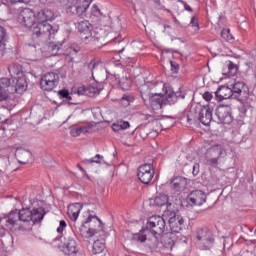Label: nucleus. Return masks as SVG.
Returning a JSON list of instances; mask_svg holds the SVG:
<instances>
[{
  "label": "nucleus",
  "instance_id": "nucleus-42",
  "mask_svg": "<svg viewBox=\"0 0 256 256\" xmlns=\"http://www.w3.org/2000/svg\"><path fill=\"white\" fill-rule=\"evenodd\" d=\"M99 67V62L92 60L89 64H88V69H90V71L92 72V75H95V73H97V69Z\"/></svg>",
  "mask_w": 256,
  "mask_h": 256
},
{
  "label": "nucleus",
  "instance_id": "nucleus-7",
  "mask_svg": "<svg viewBox=\"0 0 256 256\" xmlns=\"http://www.w3.org/2000/svg\"><path fill=\"white\" fill-rule=\"evenodd\" d=\"M196 239L199 241V248L203 251H209L215 247V235L208 227L198 228L196 230Z\"/></svg>",
  "mask_w": 256,
  "mask_h": 256
},
{
  "label": "nucleus",
  "instance_id": "nucleus-39",
  "mask_svg": "<svg viewBox=\"0 0 256 256\" xmlns=\"http://www.w3.org/2000/svg\"><path fill=\"white\" fill-rule=\"evenodd\" d=\"M58 97L60 99H66L67 101H71L73 98L71 97V93H69V90L63 88L58 91Z\"/></svg>",
  "mask_w": 256,
  "mask_h": 256
},
{
  "label": "nucleus",
  "instance_id": "nucleus-57",
  "mask_svg": "<svg viewBox=\"0 0 256 256\" xmlns=\"http://www.w3.org/2000/svg\"><path fill=\"white\" fill-rule=\"evenodd\" d=\"M78 130H80V135L82 133H89V127H86V126L78 127Z\"/></svg>",
  "mask_w": 256,
  "mask_h": 256
},
{
  "label": "nucleus",
  "instance_id": "nucleus-52",
  "mask_svg": "<svg viewBox=\"0 0 256 256\" xmlns=\"http://www.w3.org/2000/svg\"><path fill=\"white\" fill-rule=\"evenodd\" d=\"M203 99H204L205 101H211V100L213 99V94L210 93V92H205V93L203 94Z\"/></svg>",
  "mask_w": 256,
  "mask_h": 256
},
{
  "label": "nucleus",
  "instance_id": "nucleus-31",
  "mask_svg": "<svg viewBox=\"0 0 256 256\" xmlns=\"http://www.w3.org/2000/svg\"><path fill=\"white\" fill-rule=\"evenodd\" d=\"M64 43L65 39H63L62 41L49 42L48 51H50L52 55H59V51L63 49Z\"/></svg>",
  "mask_w": 256,
  "mask_h": 256
},
{
  "label": "nucleus",
  "instance_id": "nucleus-3",
  "mask_svg": "<svg viewBox=\"0 0 256 256\" xmlns=\"http://www.w3.org/2000/svg\"><path fill=\"white\" fill-rule=\"evenodd\" d=\"M167 223L165 222V217L161 216H151L148 218L146 227L144 228V233H151L154 237V242L149 245L150 249L157 247V237H161L165 233Z\"/></svg>",
  "mask_w": 256,
  "mask_h": 256
},
{
  "label": "nucleus",
  "instance_id": "nucleus-32",
  "mask_svg": "<svg viewBox=\"0 0 256 256\" xmlns=\"http://www.w3.org/2000/svg\"><path fill=\"white\" fill-rule=\"evenodd\" d=\"M105 239L95 240L92 246L93 255H99L105 251Z\"/></svg>",
  "mask_w": 256,
  "mask_h": 256
},
{
  "label": "nucleus",
  "instance_id": "nucleus-12",
  "mask_svg": "<svg viewBox=\"0 0 256 256\" xmlns=\"http://www.w3.org/2000/svg\"><path fill=\"white\" fill-rule=\"evenodd\" d=\"M137 177L143 185H149L155 177V169H153V163H145L139 166Z\"/></svg>",
  "mask_w": 256,
  "mask_h": 256
},
{
  "label": "nucleus",
  "instance_id": "nucleus-41",
  "mask_svg": "<svg viewBox=\"0 0 256 256\" xmlns=\"http://www.w3.org/2000/svg\"><path fill=\"white\" fill-rule=\"evenodd\" d=\"M12 93L11 90L0 86V101H7V99H9V94Z\"/></svg>",
  "mask_w": 256,
  "mask_h": 256
},
{
  "label": "nucleus",
  "instance_id": "nucleus-8",
  "mask_svg": "<svg viewBox=\"0 0 256 256\" xmlns=\"http://www.w3.org/2000/svg\"><path fill=\"white\" fill-rule=\"evenodd\" d=\"M33 35L35 37L44 39V37H49V39H55V33L59 31V25H51L49 22H38L35 23L34 27L31 28Z\"/></svg>",
  "mask_w": 256,
  "mask_h": 256
},
{
  "label": "nucleus",
  "instance_id": "nucleus-25",
  "mask_svg": "<svg viewBox=\"0 0 256 256\" xmlns=\"http://www.w3.org/2000/svg\"><path fill=\"white\" fill-rule=\"evenodd\" d=\"M83 209V204L74 203L68 207V215L72 221H77L81 210Z\"/></svg>",
  "mask_w": 256,
  "mask_h": 256
},
{
  "label": "nucleus",
  "instance_id": "nucleus-50",
  "mask_svg": "<svg viewBox=\"0 0 256 256\" xmlns=\"http://www.w3.org/2000/svg\"><path fill=\"white\" fill-rule=\"evenodd\" d=\"M70 134L72 135V137H79V135H81V132L78 127H75L70 130Z\"/></svg>",
  "mask_w": 256,
  "mask_h": 256
},
{
  "label": "nucleus",
  "instance_id": "nucleus-49",
  "mask_svg": "<svg viewBox=\"0 0 256 256\" xmlns=\"http://www.w3.org/2000/svg\"><path fill=\"white\" fill-rule=\"evenodd\" d=\"M135 239H137V241L140 243H145L147 241V235L136 234Z\"/></svg>",
  "mask_w": 256,
  "mask_h": 256
},
{
  "label": "nucleus",
  "instance_id": "nucleus-34",
  "mask_svg": "<svg viewBox=\"0 0 256 256\" xmlns=\"http://www.w3.org/2000/svg\"><path fill=\"white\" fill-rule=\"evenodd\" d=\"M103 13L101 12V9H99V6L93 5L90 12L86 14V19H99Z\"/></svg>",
  "mask_w": 256,
  "mask_h": 256
},
{
  "label": "nucleus",
  "instance_id": "nucleus-23",
  "mask_svg": "<svg viewBox=\"0 0 256 256\" xmlns=\"http://www.w3.org/2000/svg\"><path fill=\"white\" fill-rule=\"evenodd\" d=\"M76 29L80 32V39L87 37L93 30V25L89 21L84 20L76 23Z\"/></svg>",
  "mask_w": 256,
  "mask_h": 256
},
{
  "label": "nucleus",
  "instance_id": "nucleus-17",
  "mask_svg": "<svg viewBox=\"0 0 256 256\" xmlns=\"http://www.w3.org/2000/svg\"><path fill=\"white\" fill-rule=\"evenodd\" d=\"M179 99H185L184 92H173V90L168 89L165 91L164 105H175Z\"/></svg>",
  "mask_w": 256,
  "mask_h": 256
},
{
  "label": "nucleus",
  "instance_id": "nucleus-47",
  "mask_svg": "<svg viewBox=\"0 0 256 256\" xmlns=\"http://www.w3.org/2000/svg\"><path fill=\"white\" fill-rule=\"evenodd\" d=\"M6 37H7V30H5L3 26H0V43L5 41Z\"/></svg>",
  "mask_w": 256,
  "mask_h": 256
},
{
  "label": "nucleus",
  "instance_id": "nucleus-53",
  "mask_svg": "<svg viewBox=\"0 0 256 256\" xmlns=\"http://www.w3.org/2000/svg\"><path fill=\"white\" fill-rule=\"evenodd\" d=\"M9 3H11V5H17V3H24L25 5H27L29 1L28 0H9Z\"/></svg>",
  "mask_w": 256,
  "mask_h": 256
},
{
  "label": "nucleus",
  "instance_id": "nucleus-1",
  "mask_svg": "<svg viewBox=\"0 0 256 256\" xmlns=\"http://www.w3.org/2000/svg\"><path fill=\"white\" fill-rule=\"evenodd\" d=\"M223 91H228L229 95L240 101L239 111L242 115H247L248 111H253V103H255L254 96L249 93V86L244 82H236L232 89L229 87H219L217 95H221Z\"/></svg>",
  "mask_w": 256,
  "mask_h": 256
},
{
  "label": "nucleus",
  "instance_id": "nucleus-43",
  "mask_svg": "<svg viewBox=\"0 0 256 256\" xmlns=\"http://www.w3.org/2000/svg\"><path fill=\"white\" fill-rule=\"evenodd\" d=\"M221 37L225 39V41L233 40V35H231V31L229 29L222 30Z\"/></svg>",
  "mask_w": 256,
  "mask_h": 256
},
{
  "label": "nucleus",
  "instance_id": "nucleus-21",
  "mask_svg": "<svg viewBox=\"0 0 256 256\" xmlns=\"http://www.w3.org/2000/svg\"><path fill=\"white\" fill-rule=\"evenodd\" d=\"M101 33H103L102 29H92L90 35L82 36V41L86 43L88 41V43H94V45H97V43L103 39V35H101Z\"/></svg>",
  "mask_w": 256,
  "mask_h": 256
},
{
  "label": "nucleus",
  "instance_id": "nucleus-13",
  "mask_svg": "<svg viewBox=\"0 0 256 256\" xmlns=\"http://www.w3.org/2000/svg\"><path fill=\"white\" fill-rule=\"evenodd\" d=\"M62 251L65 255H75L78 253L79 249L77 248V236H75V233L71 232L64 235Z\"/></svg>",
  "mask_w": 256,
  "mask_h": 256
},
{
  "label": "nucleus",
  "instance_id": "nucleus-48",
  "mask_svg": "<svg viewBox=\"0 0 256 256\" xmlns=\"http://www.w3.org/2000/svg\"><path fill=\"white\" fill-rule=\"evenodd\" d=\"M65 227H67V222H65V220H61L59 227L57 228V233H63Z\"/></svg>",
  "mask_w": 256,
  "mask_h": 256
},
{
  "label": "nucleus",
  "instance_id": "nucleus-9",
  "mask_svg": "<svg viewBox=\"0 0 256 256\" xmlns=\"http://www.w3.org/2000/svg\"><path fill=\"white\" fill-rule=\"evenodd\" d=\"M91 1L93 0H76L73 5H69L66 7L67 15H76L77 17H81L82 19L87 17Z\"/></svg>",
  "mask_w": 256,
  "mask_h": 256
},
{
  "label": "nucleus",
  "instance_id": "nucleus-33",
  "mask_svg": "<svg viewBox=\"0 0 256 256\" xmlns=\"http://www.w3.org/2000/svg\"><path fill=\"white\" fill-rule=\"evenodd\" d=\"M237 71H239V66L233 63V61H228L227 72H223V75H227V77H235Z\"/></svg>",
  "mask_w": 256,
  "mask_h": 256
},
{
  "label": "nucleus",
  "instance_id": "nucleus-26",
  "mask_svg": "<svg viewBox=\"0 0 256 256\" xmlns=\"http://www.w3.org/2000/svg\"><path fill=\"white\" fill-rule=\"evenodd\" d=\"M166 210L170 206L171 209V203H169V196L163 193L158 194L154 198V207H165Z\"/></svg>",
  "mask_w": 256,
  "mask_h": 256
},
{
  "label": "nucleus",
  "instance_id": "nucleus-15",
  "mask_svg": "<svg viewBox=\"0 0 256 256\" xmlns=\"http://www.w3.org/2000/svg\"><path fill=\"white\" fill-rule=\"evenodd\" d=\"M221 155H223V148H221L220 145L210 147L205 154L207 165H211L212 167L218 165L219 157H221Z\"/></svg>",
  "mask_w": 256,
  "mask_h": 256
},
{
  "label": "nucleus",
  "instance_id": "nucleus-44",
  "mask_svg": "<svg viewBox=\"0 0 256 256\" xmlns=\"http://www.w3.org/2000/svg\"><path fill=\"white\" fill-rule=\"evenodd\" d=\"M216 97H219L220 101H222V99H231V97H233L231 94H229V91H223L220 92V94H217V91L215 92Z\"/></svg>",
  "mask_w": 256,
  "mask_h": 256
},
{
  "label": "nucleus",
  "instance_id": "nucleus-30",
  "mask_svg": "<svg viewBox=\"0 0 256 256\" xmlns=\"http://www.w3.org/2000/svg\"><path fill=\"white\" fill-rule=\"evenodd\" d=\"M45 217V208L39 207L32 210V222L41 223Z\"/></svg>",
  "mask_w": 256,
  "mask_h": 256
},
{
  "label": "nucleus",
  "instance_id": "nucleus-54",
  "mask_svg": "<svg viewBox=\"0 0 256 256\" xmlns=\"http://www.w3.org/2000/svg\"><path fill=\"white\" fill-rule=\"evenodd\" d=\"M181 4L184 5L185 11H189L190 13H193V8L187 4L185 1H181Z\"/></svg>",
  "mask_w": 256,
  "mask_h": 256
},
{
  "label": "nucleus",
  "instance_id": "nucleus-51",
  "mask_svg": "<svg viewBox=\"0 0 256 256\" xmlns=\"http://www.w3.org/2000/svg\"><path fill=\"white\" fill-rule=\"evenodd\" d=\"M199 163H195L193 165V170H192V174L194 177H197V175H199Z\"/></svg>",
  "mask_w": 256,
  "mask_h": 256
},
{
  "label": "nucleus",
  "instance_id": "nucleus-27",
  "mask_svg": "<svg viewBox=\"0 0 256 256\" xmlns=\"http://www.w3.org/2000/svg\"><path fill=\"white\" fill-rule=\"evenodd\" d=\"M18 221H22L23 223H29L32 221L33 212L29 208H22L21 210H17Z\"/></svg>",
  "mask_w": 256,
  "mask_h": 256
},
{
  "label": "nucleus",
  "instance_id": "nucleus-16",
  "mask_svg": "<svg viewBox=\"0 0 256 256\" xmlns=\"http://www.w3.org/2000/svg\"><path fill=\"white\" fill-rule=\"evenodd\" d=\"M17 221H19L17 210H12L10 213L4 214V216L0 218L1 225H4L8 229H13L17 224Z\"/></svg>",
  "mask_w": 256,
  "mask_h": 256
},
{
  "label": "nucleus",
  "instance_id": "nucleus-37",
  "mask_svg": "<svg viewBox=\"0 0 256 256\" xmlns=\"http://www.w3.org/2000/svg\"><path fill=\"white\" fill-rule=\"evenodd\" d=\"M13 85H15V80L11 78L4 77L0 79V87L3 89H9V91H11L13 89Z\"/></svg>",
  "mask_w": 256,
  "mask_h": 256
},
{
  "label": "nucleus",
  "instance_id": "nucleus-40",
  "mask_svg": "<svg viewBox=\"0 0 256 256\" xmlns=\"http://www.w3.org/2000/svg\"><path fill=\"white\" fill-rule=\"evenodd\" d=\"M182 181H183V178H182V177H177V178H175V179L171 182V184H172V186H173V189H174L175 191H181V189H182V187H183Z\"/></svg>",
  "mask_w": 256,
  "mask_h": 256
},
{
  "label": "nucleus",
  "instance_id": "nucleus-60",
  "mask_svg": "<svg viewBox=\"0 0 256 256\" xmlns=\"http://www.w3.org/2000/svg\"><path fill=\"white\" fill-rule=\"evenodd\" d=\"M72 51H74V53H79V51H81V48L79 47L72 48Z\"/></svg>",
  "mask_w": 256,
  "mask_h": 256
},
{
  "label": "nucleus",
  "instance_id": "nucleus-11",
  "mask_svg": "<svg viewBox=\"0 0 256 256\" xmlns=\"http://www.w3.org/2000/svg\"><path fill=\"white\" fill-rule=\"evenodd\" d=\"M59 85V73L47 72L40 79V87L43 91H53Z\"/></svg>",
  "mask_w": 256,
  "mask_h": 256
},
{
  "label": "nucleus",
  "instance_id": "nucleus-10",
  "mask_svg": "<svg viewBox=\"0 0 256 256\" xmlns=\"http://www.w3.org/2000/svg\"><path fill=\"white\" fill-rule=\"evenodd\" d=\"M18 23L24 25L28 29H31L35 25L36 16L35 12L28 7H20L17 9Z\"/></svg>",
  "mask_w": 256,
  "mask_h": 256
},
{
  "label": "nucleus",
  "instance_id": "nucleus-22",
  "mask_svg": "<svg viewBox=\"0 0 256 256\" xmlns=\"http://www.w3.org/2000/svg\"><path fill=\"white\" fill-rule=\"evenodd\" d=\"M162 243L166 249H173L177 243V233L171 231L162 236Z\"/></svg>",
  "mask_w": 256,
  "mask_h": 256
},
{
  "label": "nucleus",
  "instance_id": "nucleus-6",
  "mask_svg": "<svg viewBox=\"0 0 256 256\" xmlns=\"http://www.w3.org/2000/svg\"><path fill=\"white\" fill-rule=\"evenodd\" d=\"M163 217L167 219L172 233H181L185 227V220L179 211L171 209V205L164 211Z\"/></svg>",
  "mask_w": 256,
  "mask_h": 256
},
{
  "label": "nucleus",
  "instance_id": "nucleus-64",
  "mask_svg": "<svg viewBox=\"0 0 256 256\" xmlns=\"http://www.w3.org/2000/svg\"><path fill=\"white\" fill-rule=\"evenodd\" d=\"M166 29H171V25L165 24V25H164V31H165Z\"/></svg>",
  "mask_w": 256,
  "mask_h": 256
},
{
  "label": "nucleus",
  "instance_id": "nucleus-18",
  "mask_svg": "<svg viewBox=\"0 0 256 256\" xmlns=\"http://www.w3.org/2000/svg\"><path fill=\"white\" fill-rule=\"evenodd\" d=\"M207 201V195L201 190H194L188 195V203L201 206Z\"/></svg>",
  "mask_w": 256,
  "mask_h": 256
},
{
  "label": "nucleus",
  "instance_id": "nucleus-59",
  "mask_svg": "<svg viewBox=\"0 0 256 256\" xmlns=\"http://www.w3.org/2000/svg\"><path fill=\"white\" fill-rule=\"evenodd\" d=\"M46 3H48L49 5H53L55 3H59V0H46Z\"/></svg>",
  "mask_w": 256,
  "mask_h": 256
},
{
  "label": "nucleus",
  "instance_id": "nucleus-61",
  "mask_svg": "<svg viewBox=\"0 0 256 256\" xmlns=\"http://www.w3.org/2000/svg\"><path fill=\"white\" fill-rule=\"evenodd\" d=\"M77 167H78V169H80V171L82 173H85V170H84V168L81 167V164H77Z\"/></svg>",
  "mask_w": 256,
  "mask_h": 256
},
{
  "label": "nucleus",
  "instance_id": "nucleus-2",
  "mask_svg": "<svg viewBox=\"0 0 256 256\" xmlns=\"http://www.w3.org/2000/svg\"><path fill=\"white\" fill-rule=\"evenodd\" d=\"M76 229H78L81 237L91 239V237L103 231V221L97 215L90 214L80 226H76Z\"/></svg>",
  "mask_w": 256,
  "mask_h": 256
},
{
  "label": "nucleus",
  "instance_id": "nucleus-62",
  "mask_svg": "<svg viewBox=\"0 0 256 256\" xmlns=\"http://www.w3.org/2000/svg\"><path fill=\"white\" fill-rule=\"evenodd\" d=\"M83 173V175L85 176V177H87V179H91V177L89 176V174H87V171L85 170V172H82Z\"/></svg>",
  "mask_w": 256,
  "mask_h": 256
},
{
  "label": "nucleus",
  "instance_id": "nucleus-56",
  "mask_svg": "<svg viewBox=\"0 0 256 256\" xmlns=\"http://www.w3.org/2000/svg\"><path fill=\"white\" fill-rule=\"evenodd\" d=\"M5 44L3 42H0V57H3V55H5Z\"/></svg>",
  "mask_w": 256,
  "mask_h": 256
},
{
  "label": "nucleus",
  "instance_id": "nucleus-55",
  "mask_svg": "<svg viewBox=\"0 0 256 256\" xmlns=\"http://www.w3.org/2000/svg\"><path fill=\"white\" fill-rule=\"evenodd\" d=\"M172 17H173V21H174L176 27L178 29H183V25H181V22H179V20H177V17H175V15H173Z\"/></svg>",
  "mask_w": 256,
  "mask_h": 256
},
{
  "label": "nucleus",
  "instance_id": "nucleus-14",
  "mask_svg": "<svg viewBox=\"0 0 256 256\" xmlns=\"http://www.w3.org/2000/svg\"><path fill=\"white\" fill-rule=\"evenodd\" d=\"M215 115L218 119V123L221 125H231V123H233V115L231 114V107L229 106H218Z\"/></svg>",
  "mask_w": 256,
  "mask_h": 256
},
{
  "label": "nucleus",
  "instance_id": "nucleus-63",
  "mask_svg": "<svg viewBox=\"0 0 256 256\" xmlns=\"http://www.w3.org/2000/svg\"><path fill=\"white\" fill-rule=\"evenodd\" d=\"M127 1V3H131L132 5H135V1H137V0H126Z\"/></svg>",
  "mask_w": 256,
  "mask_h": 256
},
{
  "label": "nucleus",
  "instance_id": "nucleus-35",
  "mask_svg": "<svg viewBox=\"0 0 256 256\" xmlns=\"http://www.w3.org/2000/svg\"><path fill=\"white\" fill-rule=\"evenodd\" d=\"M130 124L128 121H117L116 123L112 124V131L117 133V131H125V129H129Z\"/></svg>",
  "mask_w": 256,
  "mask_h": 256
},
{
  "label": "nucleus",
  "instance_id": "nucleus-36",
  "mask_svg": "<svg viewBox=\"0 0 256 256\" xmlns=\"http://www.w3.org/2000/svg\"><path fill=\"white\" fill-rule=\"evenodd\" d=\"M131 85H133L131 78L127 76L120 78L119 87L122 89V91H129V89H131Z\"/></svg>",
  "mask_w": 256,
  "mask_h": 256
},
{
  "label": "nucleus",
  "instance_id": "nucleus-28",
  "mask_svg": "<svg viewBox=\"0 0 256 256\" xmlns=\"http://www.w3.org/2000/svg\"><path fill=\"white\" fill-rule=\"evenodd\" d=\"M31 152L29 150L25 149H19L16 151V157L18 159V162L22 165H27L29 163V159H31Z\"/></svg>",
  "mask_w": 256,
  "mask_h": 256
},
{
  "label": "nucleus",
  "instance_id": "nucleus-24",
  "mask_svg": "<svg viewBox=\"0 0 256 256\" xmlns=\"http://www.w3.org/2000/svg\"><path fill=\"white\" fill-rule=\"evenodd\" d=\"M27 91V79L25 77H19L15 84H13V88L11 89V93H17L18 95H22Z\"/></svg>",
  "mask_w": 256,
  "mask_h": 256
},
{
  "label": "nucleus",
  "instance_id": "nucleus-45",
  "mask_svg": "<svg viewBox=\"0 0 256 256\" xmlns=\"http://www.w3.org/2000/svg\"><path fill=\"white\" fill-rule=\"evenodd\" d=\"M170 65H171L172 73L177 75V73H179V69H180L179 63H177L176 61H170Z\"/></svg>",
  "mask_w": 256,
  "mask_h": 256
},
{
  "label": "nucleus",
  "instance_id": "nucleus-46",
  "mask_svg": "<svg viewBox=\"0 0 256 256\" xmlns=\"http://www.w3.org/2000/svg\"><path fill=\"white\" fill-rule=\"evenodd\" d=\"M190 25H192L195 31H199V19H197V17L193 16L191 18Z\"/></svg>",
  "mask_w": 256,
  "mask_h": 256
},
{
  "label": "nucleus",
  "instance_id": "nucleus-58",
  "mask_svg": "<svg viewBox=\"0 0 256 256\" xmlns=\"http://www.w3.org/2000/svg\"><path fill=\"white\" fill-rule=\"evenodd\" d=\"M123 101H126V102H127V105H129V101H131V97H130V96H127V95H124V96L122 97V103H123Z\"/></svg>",
  "mask_w": 256,
  "mask_h": 256
},
{
  "label": "nucleus",
  "instance_id": "nucleus-38",
  "mask_svg": "<svg viewBox=\"0 0 256 256\" xmlns=\"http://www.w3.org/2000/svg\"><path fill=\"white\" fill-rule=\"evenodd\" d=\"M84 165H89L91 163H97L98 165H101L103 163V155L96 154L95 157L91 159H85L82 161Z\"/></svg>",
  "mask_w": 256,
  "mask_h": 256
},
{
  "label": "nucleus",
  "instance_id": "nucleus-29",
  "mask_svg": "<svg viewBox=\"0 0 256 256\" xmlns=\"http://www.w3.org/2000/svg\"><path fill=\"white\" fill-rule=\"evenodd\" d=\"M0 241L4 247L13 243V236L3 226H0Z\"/></svg>",
  "mask_w": 256,
  "mask_h": 256
},
{
  "label": "nucleus",
  "instance_id": "nucleus-20",
  "mask_svg": "<svg viewBox=\"0 0 256 256\" xmlns=\"http://www.w3.org/2000/svg\"><path fill=\"white\" fill-rule=\"evenodd\" d=\"M99 93H101V89H99L95 83L88 86H80L77 89L78 95H86V97H93L95 95H99Z\"/></svg>",
  "mask_w": 256,
  "mask_h": 256
},
{
  "label": "nucleus",
  "instance_id": "nucleus-4",
  "mask_svg": "<svg viewBox=\"0 0 256 256\" xmlns=\"http://www.w3.org/2000/svg\"><path fill=\"white\" fill-rule=\"evenodd\" d=\"M140 95L144 103H147V101H149V105L154 111H159V109H163V105H165V97L160 93H151L149 85L144 84L140 87Z\"/></svg>",
  "mask_w": 256,
  "mask_h": 256
},
{
  "label": "nucleus",
  "instance_id": "nucleus-19",
  "mask_svg": "<svg viewBox=\"0 0 256 256\" xmlns=\"http://www.w3.org/2000/svg\"><path fill=\"white\" fill-rule=\"evenodd\" d=\"M36 21L39 23H49V21H55V12L49 8H44L35 13Z\"/></svg>",
  "mask_w": 256,
  "mask_h": 256
},
{
  "label": "nucleus",
  "instance_id": "nucleus-5",
  "mask_svg": "<svg viewBox=\"0 0 256 256\" xmlns=\"http://www.w3.org/2000/svg\"><path fill=\"white\" fill-rule=\"evenodd\" d=\"M198 109V117H195L193 111H191L187 115V122L189 125H195L197 121H200L202 125L205 127H209L211 125V121H213V110L209 106H199Z\"/></svg>",
  "mask_w": 256,
  "mask_h": 256
}]
</instances>
